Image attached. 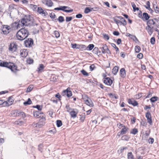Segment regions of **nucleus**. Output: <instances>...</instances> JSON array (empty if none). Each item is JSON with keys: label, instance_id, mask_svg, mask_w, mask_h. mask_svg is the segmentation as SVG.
<instances>
[{"label": "nucleus", "instance_id": "obj_1", "mask_svg": "<svg viewBox=\"0 0 159 159\" xmlns=\"http://www.w3.org/2000/svg\"><path fill=\"white\" fill-rule=\"evenodd\" d=\"M22 24L23 26H33L36 25L34 22V20L33 17L30 15H25L22 18L21 20H19L18 22L17 26H20V25Z\"/></svg>", "mask_w": 159, "mask_h": 159}, {"label": "nucleus", "instance_id": "obj_2", "mask_svg": "<svg viewBox=\"0 0 159 159\" xmlns=\"http://www.w3.org/2000/svg\"><path fill=\"white\" fill-rule=\"evenodd\" d=\"M29 34L28 30L25 28L21 29L17 33V39L22 41L26 38Z\"/></svg>", "mask_w": 159, "mask_h": 159}, {"label": "nucleus", "instance_id": "obj_3", "mask_svg": "<svg viewBox=\"0 0 159 159\" xmlns=\"http://www.w3.org/2000/svg\"><path fill=\"white\" fill-rule=\"evenodd\" d=\"M0 66L2 67H7L14 72H16L19 70L17 69V67L16 65L11 62L8 63L7 62H2L0 63Z\"/></svg>", "mask_w": 159, "mask_h": 159}, {"label": "nucleus", "instance_id": "obj_4", "mask_svg": "<svg viewBox=\"0 0 159 159\" xmlns=\"http://www.w3.org/2000/svg\"><path fill=\"white\" fill-rule=\"evenodd\" d=\"M82 98L86 104L91 107H93L94 106V104L93 102L87 95H84L83 96Z\"/></svg>", "mask_w": 159, "mask_h": 159}, {"label": "nucleus", "instance_id": "obj_5", "mask_svg": "<svg viewBox=\"0 0 159 159\" xmlns=\"http://www.w3.org/2000/svg\"><path fill=\"white\" fill-rule=\"evenodd\" d=\"M34 116L37 118H45V115L39 111H35L33 112Z\"/></svg>", "mask_w": 159, "mask_h": 159}, {"label": "nucleus", "instance_id": "obj_6", "mask_svg": "<svg viewBox=\"0 0 159 159\" xmlns=\"http://www.w3.org/2000/svg\"><path fill=\"white\" fill-rule=\"evenodd\" d=\"M33 40L31 38H28L27 40L25 41L24 43L25 46L27 47H30L33 44Z\"/></svg>", "mask_w": 159, "mask_h": 159}, {"label": "nucleus", "instance_id": "obj_7", "mask_svg": "<svg viewBox=\"0 0 159 159\" xmlns=\"http://www.w3.org/2000/svg\"><path fill=\"white\" fill-rule=\"evenodd\" d=\"M93 44H90L86 47L84 45L81 44L80 45V49H84V50H92L94 47Z\"/></svg>", "mask_w": 159, "mask_h": 159}, {"label": "nucleus", "instance_id": "obj_8", "mask_svg": "<svg viewBox=\"0 0 159 159\" xmlns=\"http://www.w3.org/2000/svg\"><path fill=\"white\" fill-rule=\"evenodd\" d=\"M59 7V10L62 11L66 12H70L73 11V9L66 10V8H69V7L66 6H61Z\"/></svg>", "mask_w": 159, "mask_h": 159}, {"label": "nucleus", "instance_id": "obj_9", "mask_svg": "<svg viewBox=\"0 0 159 159\" xmlns=\"http://www.w3.org/2000/svg\"><path fill=\"white\" fill-rule=\"evenodd\" d=\"M62 93L63 95H66L68 97H71L72 96V93L70 90V89L68 88L66 90H64L63 91Z\"/></svg>", "mask_w": 159, "mask_h": 159}, {"label": "nucleus", "instance_id": "obj_10", "mask_svg": "<svg viewBox=\"0 0 159 159\" xmlns=\"http://www.w3.org/2000/svg\"><path fill=\"white\" fill-rule=\"evenodd\" d=\"M103 82L106 85L110 86L112 83V81L109 77L103 78Z\"/></svg>", "mask_w": 159, "mask_h": 159}, {"label": "nucleus", "instance_id": "obj_11", "mask_svg": "<svg viewBox=\"0 0 159 159\" xmlns=\"http://www.w3.org/2000/svg\"><path fill=\"white\" fill-rule=\"evenodd\" d=\"M146 117L147 118L148 122L150 125H152V121L151 113L149 112H147L146 114Z\"/></svg>", "mask_w": 159, "mask_h": 159}, {"label": "nucleus", "instance_id": "obj_12", "mask_svg": "<svg viewBox=\"0 0 159 159\" xmlns=\"http://www.w3.org/2000/svg\"><path fill=\"white\" fill-rule=\"evenodd\" d=\"M17 46L16 43H11L9 45V50H16Z\"/></svg>", "mask_w": 159, "mask_h": 159}, {"label": "nucleus", "instance_id": "obj_13", "mask_svg": "<svg viewBox=\"0 0 159 159\" xmlns=\"http://www.w3.org/2000/svg\"><path fill=\"white\" fill-rule=\"evenodd\" d=\"M154 27H150L147 26L146 27V29L147 30L148 33L150 35H151L153 31V28Z\"/></svg>", "mask_w": 159, "mask_h": 159}, {"label": "nucleus", "instance_id": "obj_14", "mask_svg": "<svg viewBox=\"0 0 159 159\" xmlns=\"http://www.w3.org/2000/svg\"><path fill=\"white\" fill-rule=\"evenodd\" d=\"M38 12L40 14L44 15V16H46V14H47V12L43 10L41 7H38L37 9Z\"/></svg>", "mask_w": 159, "mask_h": 159}, {"label": "nucleus", "instance_id": "obj_15", "mask_svg": "<svg viewBox=\"0 0 159 159\" xmlns=\"http://www.w3.org/2000/svg\"><path fill=\"white\" fill-rule=\"evenodd\" d=\"M14 100L12 97H10L7 101H5V105L6 106H9L11 105L13 102Z\"/></svg>", "mask_w": 159, "mask_h": 159}, {"label": "nucleus", "instance_id": "obj_16", "mask_svg": "<svg viewBox=\"0 0 159 159\" xmlns=\"http://www.w3.org/2000/svg\"><path fill=\"white\" fill-rule=\"evenodd\" d=\"M128 102L129 104H132L134 106H136L138 105V102L133 99H129Z\"/></svg>", "mask_w": 159, "mask_h": 159}, {"label": "nucleus", "instance_id": "obj_17", "mask_svg": "<svg viewBox=\"0 0 159 159\" xmlns=\"http://www.w3.org/2000/svg\"><path fill=\"white\" fill-rule=\"evenodd\" d=\"M120 76L122 78H124L126 76L125 70L124 68H122L121 69L120 71Z\"/></svg>", "mask_w": 159, "mask_h": 159}, {"label": "nucleus", "instance_id": "obj_18", "mask_svg": "<svg viewBox=\"0 0 159 159\" xmlns=\"http://www.w3.org/2000/svg\"><path fill=\"white\" fill-rule=\"evenodd\" d=\"M77 113L78 112L75 111L74 109H72V110L70 112L71 116L73 118H75L76 117Z\"/></svg>", "mask_w": 159, "mask_h": 159}, {"label": "nucleus", "instance_id": "obj_19", "mask_svg": "<svg viewBox=\"0 0 159 159\" xmlns=\"http://www.w3.org/2000/svg\"><path fill=\"white\" fill-rule=\"evenodd\" d=\"M53 3L51 0H46L45 1V4L49 7H51L53 5Z\"/></svg>", "mask_w": 159, "mask_h": 159}, {"label": "nucleus", "instance_id": "obj_20", "mask_svg": "<svg viewBox=\"0 0 159 159\" xmlns=\"http://www.w3.org/2000/svg\"><path fill=\"white\" fill-rule=\"evenodd\" d=\"M128 129V128L126 127L125 126H123L122 128V130L120 131L122 135L125 134Z\"/></svg>", "mask_w": 159, "mask_h": 159}, {"label": "nucleus", "instance_id": "obj_21", "mask_svg": "<svg viewBox=\"0 0 159 159\" xmlns=\"http://www.w3.org/2000/svg\"><path fill=\"white\" fill-rule=\"evenodd\" d=\"M44 68V66L43 64H40L39 65V67L38 68L37 71L39 73L43 71Z\"/></svg>", "mask_w": 159, "mask_h": 159}, {"label": "nucleus", "instance_id": "obj_22", "mask_svg": "<svg viewBox=\"0 0 159 159\" xmlns=\"http://www.w3.org/2000/svg\"><path fill=\"white\" fill-rule=\"evenodd\" d=\"M119 67L118 66H115L112 70V73L114 75H116L117 73Z\"/></svg>", "mask_w": 159, "mask_h": 159}, {"label": "nucleus", "instance_id": "obj_23", "mask_svg": "<svg viewBox=\"0 0 159 159\" xmlns=\"http://www.w3.org/2000/svg\"><path fill=\"white\" fill-rule=\"evenodd\" d=\"M20 54L22 57H25L27 55L28 53L24 50H20Z\"/></svg>", "mask_w": 159, "mask_h": 159}, {"label": "nucleus", "instance_id": "obj_24", "mask_svg": "<svg viewBox=\"0 0 159 159\" xmlns=\"http://www.w3.org/2000/svg\"><path fill=\"white\" fill-rule=\"evenodd\" d=\"M106 51H107L108 52H109L110 53V50H102L101 51L100 50H98V52H97V55L99 56V55H101L102 53H105L106 52Z\"/></svg>", "mask_w": 159, "mask_h": 159}, {"label": "nucleus", "instance_id": "obj_25", "mask_svg": "<svg viewBox=\"0 0 159 159\" xmlns=\"http://www.w3.org/2000/svg\"><path fill=\"white\" fill-rule=\"evenodd\" d=\"M143 17L146 20H148L150 17V16H149L148 14L146 12H144L143 14Z\"/></svg>", "mask_w": 159, "mask_h": 159}, {"label": "nucleus", "instance_id": "obj_26", "mask_svg": "<svg viewBox=\"0 0 159 159\" xmlns=\"http://www.w3.org/2000/svg\"><path fill=\"white\" fill-rule=\"evenodd\" d=\"M12 115L13 116H19V111H14L12 112Z\"/></svg>", "mask_w": 159, "mask_h": 159}, {"label": "nucleus", "instance_id": "obj_27", "mask_svg": "<svg viewBox=\"0 0 159 159\" xmlns=\"http://www.w3.org/2000/svg\"><path fill=\"white\" fill-rule=\"evenodd\" d=\"M131 4L133 8L134 11H138L139 10V9L138 7H136V5L134 2H131Z\"/></svg>", "mask_w": 159, "mask_h": 159}, {"label": "nucleus", "instance_id": "obj_28", "mask_svg": "<svg viewBox=\"0 0 159 159\" xmlns=\"http://www.w3.org/2000/svg\"><path fill=\"white\" fill-rule=\"evenodd\" d=\"M129 138V137L127 135H123L121 137V139L123 140L128 141Z\"/></svg>", "mask_w": 159, "mask_h": 159}, {"label": "nucleus", "instance_id": "obj_29", "mask_svg": "<svg viewBox=\"0 0 159 159\" xmlns=\"http://www.w3.org/2000/svg\"><path fill=\"white\" fill-rule=\"evenodd\" d=\"M93 9V8L87 7L85 9L84 13H88L92 11Z\"/></svg>", "mask_w": 159, "mask_h": 159}, {"label": "nucleus", "instance_id": "obj_30", "mask_svg": "<svg viewBox=\"0 0 159 159\" xmlns=\"http://www.w3.org/2000/svg\"><path fill=\"white\" fill-rule=\"evenodd\" d=\"M127 157L128 159H134V156L133 155L132 152H129L128 153Z\"/></svg>", "mask_w": 159, "mask_h": 159}, {"label": "nucleus", "instance_id": "obj_31", "mask_svg": "<svg viewBox=\"0 0 159 159\" xmlns=\"http://www.w3.org/2000/svg\"><path fill=\"white\" fill-rule=\"evenodd\" d=\"M153 8H154L155 12L157 14H159V7L157 6H156L155 7L154 6Z\"/></svg>", "mask_w": 159, "mask_h": 159}, {"label": "nucleus", "instance_id": "obj_32", "mask_svg": "<svg viewBox=\"0 0 159 159\" xmlns=\"http://www.w3.org/2000/svg\"><path fill=\"white\" fill-rule=\"evenodd\" d=\"M31 103L32 101L31 100H30V98H29L27 101L25 102H24V104L25 105H29L31 104Z\"/></svg>", "mask_w": 159, "mask_h": 159}, {"label": "nucleus", "instance_id": "obj_33", "mask_svg": "<svg viewBox=\"0 0 159 159\" xmlns=\"http://www.w3.org/2000/svg\"><path fill=\"white\" fill-rule=\"evenodd\" d=\"M138 132V130L137 129L134 128L130 132V133L135 134Z\"/></svg>", "mask_w": 159, "mask_h": 159}, {"label": "nucleus", "instance_id": "obj_34", "mask_svg": "<svg viewBox=\"0 0 159 159\" xmlns=\"http://www.w3.org/2000/svg\"><path fill=\"white\" fill-rule=\"evenodd\" d=\"M62 122L61 120H58L57 121V125L58 127H60L62 125Z\"/></svg>", "mask_w": 159, "mask_h": 159}, {"label": "nucleus", "instance_id": "obj_35", "mask_svg": "<svg viewBox=\"0 0 159 159\" xmlns=\"http://www.w3.org/2000/svg\"><path fill=\"white\" fill-rule=\"evenodd\" d=\"M158 99V98L157 97H152L150 99V100L152 102H154L156 101H157Z\"/></svg>", "mask_w": 159, "mask_h": 159}, {"label": "nucleus", "instance_id": "obj_36", "mask_svg": "<svg viewBox=\"0 0 159 159\" xmlns=\"http://www.w3.org/2000/svg\"><path fill=\"white\" fill-rule=\"evenodd\" d=\"M54 34L56 38H58L60 36V34L58 31L55 30L54 32Z\"/></svg>", "mask_w": 159, "mask_h": 159}, {"label": "nucleus", "instance_id": "obj_37", "mask_svg": "<svg viewBox=\"0 0 159 159\" xmlns=\"http://www.w3.org/2000/svg\"><path fill=\"white\" fill-rule=\"evenodd\" d=\"M110 97L113 98H115V99H118V97L117 96H116L115 94H113L112 93H110L109 94Z\"/></svg>", "mask_w": 159, "mask_h": 159}, {"label": "nucleus", "instance_id": "obj_38", "mask_svg": "<svg viewBox=\"0 0 159 159\" xmlns=\"http://www.w3.org/2000/svg\"><path fill=\"white\" fill-rule=\"evenodd\" d=\"M33 107L37 108L39 111H41L42 109V106L39 105H37L36 106H34Z\"/></svg>", "mask_w": 159, "mask_h": 159}, {"label": "nucleus", "instance_id": "obj_39", "mask_svg": "<svg viewBox=\"0 0 159 159\" xmlns=\"http://www.w3.org/2000/svg\"><path fill=\"white\" fill-rule=\"evenodd\" d=\"M14 123L15 125L20 126L23 124V122L22 121H16Z\"/></svg>", "mask_w": 159, "mask_h": 159}, {"label": "nucleus", "instance_id": "obj_40", "mask_svg": "<svg viewBox=\"0 0 159 159\" xmlns=\"http://www.w3.org/2000/svg\"><path fill=\"white\" fill-rule=\"evenodd\" d=\"M99 48H102L103 50H109L106 44H104L102 45V47H100Z\"/></svg>", "mask_w": 159, "mask_h": 159}, {"label": "nucleus", "instance_id": "obj_41", "mask_svg": "<svg viewBox=\"0 0 159 159\" xmlns=\"http://www.w3.org/2000/svg\"><path fill=\"white\" fill-rule=\"evenodd\" d=\"M2 31L3 32V34H7L10 32V31H8L7 30L5 29V28H2Z\"/></svg>", "mask_w": 159, "mask_h": 159}, {"label": "nucleus", "instance_id": "obj_42", "mask_svg": "<svg viewBox=\"0 0 159 159\" xmlns=\"http://www.w3.org/2000/svg\"><path fill=\"white\" fill-rule=\"evenodd\" d=\"M33 60L30 58H29L27 60V63L29 64H32L33 63Z\"/></svg>", "mask_w": 159, "mask_h": 159}, {"label": "nucleus", "instance_id": "obj_43", "mask_svg": "<svg viewBox=\"0 0 159 159\" xmlns=\"http://www.w3.org/2000/svg\"><path fill=\"white\" fill-rule=\"evenodd\" d=\"M58 20L59 22H62L64 21V19L63 16H61L59 17Z\"/></svg>", "mask_w": 159, "mask_h": 159}, {"label": "nucleus", "instance_id": "obj_44", "mask_svg": "<svg viewBox=\"0 0 159 159\" xmlns=\"http://www.w3.org/2000/svg\"><path fill=\"white\" fill-rule=\"evenodd\" d=\"M81 72L85 76H88L89 75L88 73L84 70H81Z\"/></svg>", "mask_w": 159, "mask_h": 159}, {"label": "nucleus", "instance_id": "obj_45", "mask_svg": "<svg viewBox=\"0 0 159 159\" xmlns=\"http://www.w3.org/2000/svg\"><path fill=\"white\" fill-rule=\"evenodd\" d=\"M120 23H121V24L124 26H125L127 24L126 21L125 19H123L121 21H120Z\"/></svg>", "mask_w": 159, "mask_h": 159}, {"label": "nucleus", "instance_id": "obj_46", "mask_svg": "<svg viewBox=\"0 0 159 159\" xmlns=\"http://www.w3.org/2000/svg\"><path fill=\"white\" fill-rule=\"evenodd\" d=\"M103 38L105 39L108 40L109 39V37L108 34H103Z\"/></svg>", "mask_w": 159, "mask_h": 159}, {"label": "nucleus", "instance_id": "obj_47", "mask_svg": "<svg viewBox=\"0 0 159 159\" xmlns=\"http://www.w3.org/2000/svg\"><path fill=\"white\" fill-rule=\"evenodd\" d=\"M155 42V39L154 37H152L150 39V42L152 44H154Z\"/></svg>", "mask_w": 159, "mask_h": 159}, {"label": "nucleus", "instance_id": "obj_48", "mask_svg": "<svg viewBox=\"0 0 159 159\" xmlns=\"http://www.w3.org/2000/svg\"><path fill=\"white\" fill-rule=\"evenodd\" d=\"M50 16L52 19H55L56 17V16L54 13H51L50 14Z\"/></svg>", "mask_w": 159, "mask_h": 159}, {"label": "nucleus", "instance_id": "obj_49", "mask_svg": "<svg viewBox=\"0 0 159 159\" xmlns=\"http://www.w3.org/2000/svg\"><path fill=\"white\" fill-rule=\"evenodd\" d=\"M72 19V17L71 16H67L66 17V21L69 22Z\"/></svg>", "mask_w": 159, "mask_h": 159}, {"label": "nucleus", "instance_id": "obj_50", "mask_svg": "<svg viewBox=\"0 0 159 159\" xmlns=\"http://www.w3.org/2000/svg\"><path fill=\"white\" fill-rule=\"evenodd\" d=\"M19 116H22L23 117H24L25 116V113L23 112L19 111Z\"/></svg>", "mask_w": 159, "mask_h": 159}, {"label": "nucleus", "instance_id": "obj_51", "mask_svg": "<svg viewBox=\"0 0 159 159\" xmlns=\"http://www.w3.org/2000/svg\"><path fill=\"white\" fill-rule=\"evenodd\" d=\"M2 28H5V29H6L7 30L10 31V27L8 25H4Z\"/></svg>", "mask_w": 159, "mask_h": 159}, {"label": "nucleus", "instance_id": "obj_52", "mask_svg": "<svg viewBox=\"0 0 159 159\" xmlns=\"http://www.w3.org/2000/svg\"><path fill=\"white\" fill-rule=\"evenodd\" d=\"M72 47L74 49H79L78 47H76L77 46H79V44H71Z\"/></svg>", "mask_w": 159, "mask_h": 159}, {"label": "nucleus", "instance_id": "obj_53", "mask_svg": "<svg viewBox=\"0 0 159 159\" xmlns=\"http://www.w3.org/2000/svg\"><path fill=\"white\" fill-rule=\"evenodd\" d=\"M66 108L67 109V111L69 112H70V111H71L72 110V109L70 108L69 106L68 105H66Z\"/></svg>", "mask_w": 159, "mask_h": 159}, {"label": "nucleus", "instance_id": "obj_54", "mask_svg": "<svg viewBox=\"0 0 159 159\" xmlns=\"http://www.w3.org/2000/svg\"><path fill=\"white\" fill-rule=\"evenodd\" d=\"M137 57L139 59L142 58L143 57V55L141 53H139L137 55Z\"/></svg>", "mask_w": 159, "mask_h": 159}, {"label": "nucleus", "instance_id": "obj_55", "mask_svg": "<svg viewBox=\"0 0 159 159\" xmlns=\"http://www.w3.org/2000/svg\"><path fill=\"white\" fill-rule=\"evenodd\" d=\"M131 38L133 39L135 41H139L138 39L135 35H132V37H131Z\"/></svg>", "mask_w": 159, "mask_h": 159}, {"label": "nucleus", "instance_id": "obj_56", "mask_svg": "<svg viewBox=\"0 0 159 159\" xmlns=\"http://www.w3.org/2000/svg\"><path fill=\"white\" fill-rule=\"evenodd\" d=\"M147 6H145V7L147 9H148L150 7V2L149 1H148L146 2Z\"/></svg>", "mask_w": 159, "mask_h": 159}, {"label": "nucleus", "instance_id": "obj_57", "mask_svg": "<svg viewBox=\"0 0 159 159\" xmlns=\"http://www.w3.org/2000/svg\"><path fill=\"white\" fill-rule=\"evenodd\" d=\"M142 96V94L140 93V94H137V95H136L135 96V98L136 99H139V98L140 97H141Z\"/></svg>", "mask_w": 159, "mask_h": 159}, {"label": "nucleus", "instance_id": "obj_58", "mask_svg": "<svg viewBox=\"0 0 159 159\" xmlns=\"http://www.w3.org/2000/svg\"><path fill=\"white\" fill-rule=\"evenodd\" d=\"M123 126H125L123 125V124H121L120 123H119L117 124V126L120 129H121Z\"/></svg>", "mask_w": 159, "mask_h": 159}, {"label": "nucleus", "instance_id": "obj_59", "mask_svg": "<svg viewBox=\"0 0 159 159\" xmlns=\"http://www.w3.org/2000/svg\"><path fill=\"white\" fill-rule=\"evenodd\" d=\"M154 139L153 138H150L148 140V143H149L152 144L154 142Z\"/></svg>", "mask_w": 159, "mask_h": 159}, {"label": "nucleus", "instance_id": "obj_60", "mask_svg": "<svg viewBox=\"0 0 159 159\" xmlns=\"http://www.w3.org/2000/svg\"><path fill=\"white\" fill-rule=\"evenodd\" d=\"M83 15L81 14H79L76 15V17L78 18H80L82 17Z\"/></svg>", "mask_w": 159, "mask_h": 159}, {"label": "nucleus", "instance_id": "obj_61", "mask_svg": "<svg viewBox=\"0 0 159 159\" xmlns=\"http://www.w3.org/2000/svg\"><path fill=\"white\" fill-rule=\"evenodd\" d=\"M113 34L114 35L116 36H118L120 34V33L118 31H114Z\"/></svg>", "mask_w": 159, "mask_h": 159}, {"label": "nucleus", "instance_id": "obj_62", "mask_svg": "<svg viewBox=\"0 0 159 159\" xmlns=\"http://www.w3.org/2000/svg\"><path fill=\"white\" fill-rule=\"evenodd\" d=\"M2 104H3L4 106L5 105V101L4 100H0V105Z\"/></svg>", "mask_w": 159, "mask_h": 159}, {"label": "nucleus", "instance_id": "obj_63", "mask_svg": "<svg viewBox=\"0 0 159 159\" xmlns=\"http://www.w3.org/2000/svg\"><path fill=\"white\" fill-rule=\"evenodd\" d=\"M31 7L33 8V10H35L37 8L38 9L37 6L36 5H31Z\"/></svg>", "mask_w": 159, "mask_h": 159}, {"label": "nucleus", "instance_id": "obj_64", "mask_svg": "<svg viewBox=\"0 0 159 159\" xmlns=\"http://www.w3.org/2000/svg\"><path fill=\"white\" fill-rule=\"evenodd\" d=\"M127 149V147H122L121 148L120 151L121 152H122L123 150L125 149Z\"/></svg>", "mask_w": 159, "mask_h": 159}]
</instances>
